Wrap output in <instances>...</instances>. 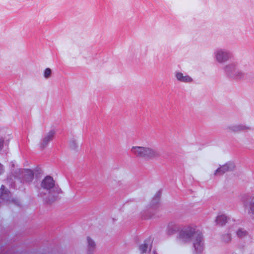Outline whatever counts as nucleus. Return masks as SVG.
Listing matches in <instances>:
<instances>
[{
  "label": "nucleus",
  "mask_w": 254,
  "mask_h": 254,
  "mask_svg": "<svg viewBox=\"0 0 254 254\" xmlns=\"http://www.w3.org/2000/svg\"><path fill=\"white\" fill-rule=\"evenodd\" d=\"M52 75V70L50 68H46L43 72V76L46 79L49 78Z\"/></svg>",
  "instance_id": "nucleus-18"
},
{
  "label": "nucleus",
  "mask_w": 254,
  "mask_h": 254,
  "mask_svg": "<svg viewBox=\"0 0 254 254\" xmlns=\"http://www.w3.org/2000/svg\"><path fill=\"white\" fill-rule=\"evenodd\" d=\"M200 233L196 226H189L181 230L178 236V239L181 243H190Z\"/></svg>",
  "instance_id": "nucleus-2"
},
{
  "label": "nucleus",
  "mask_w": 254,
  "mask_h": 254,
  "mask_svg": "<svg viewBox=\"0 0 254 254\" xmlns=\"http://www.w3.org/2000/svg\"><path fill=\"white\" fill-rule=\"evenodd\" d=\"M227 128L231 132H239L248 129L249 127L243 124H234L228 126Z\"/></svg>",
  "instance_id": "nucleus-12"
},
{
  "label": "nucleus",
  "mask_w": 254,
  "mask_h": 254,
  "mask_svg": "<svg viewBox=\"0 0 254 254\" xmlns=\"http://www.w3.org/2000/svg\"><path fill=\"white\" fill-rule=\"evenodd\" d=\"M55 134V131L51 130L47 132L42 138L40 142V147L42 148L45 147L48 143L52 140Z\"/></svg>",
  "instance_id": "nucleus-10"
},
{
  "label": "nucleus",
  "mask_w": 254,
  "mask_h": 254,
  "mask_svg": "<svg viewBox=\"0 0 254 254\" xmlns=\"http://www.w3.org/2000/svg\"><path fill=\"white\" fill-rule=\"evenodd\" d=\"M195 254L201 253L204 249V244L201 232L196 236L192 241Z\"/></svg>",
  "instance_id": "nucleus-7"
},
{
  "label": "nucleus",
  "mask_w": 254,
  "mask_h": 254,
  "mask_svg": "<svg viewBox=\"0 0 254 254\" xmlns=\"http://www.w3.org/2000/svg\"><path fill=\"white\" fill-rule=\"evenodd\" d=\"M235 164L233 162H229L225 164L220 166L214 172V176H221L227 172L233 170L235 168Z\"/></svg>",
  "instance_id": "nucleus-8"
},
{
  "label": "nucleus",
  "mask_w": 254,
  "mask_h": 254,
  "mask_svg": "<svg viewBox=\"0 0 254 254\" xmlns=\"http://www.w3.org/2000/svg\"><path fill=\"white\" fill-rule=\"evenodd\" d=\"M159 202V199L158 198H155L154 200L152 201V205L154 204H156Z\"/></svg>",
  "instance_id": "nucleus-21"
},
{
  "label": "nucleus",
  "mask_w": 254,
  "mask_h": 254,
  "mask_svg": "<svg viewBox=\"0 0 254 254\" xmlns=\"http://www.w3.org/2000/svg\"><path fill=\"white\" fill-rule=\"evenodd\" d=\"M41 187L42 190H40L39 195L46 201L48 200L47 194L49 195L52 190L58 191L60 190L55 185V181L51 176H47L43 180L41 183Z\"/></svg>",
  "instance_id": "nucleus-3"
},
{
  "label": "nucleus",
  "mask_w": 254,
  "mask_h": 254,
  "mask_svg": "<svg viewBox=\"0 0 254 254\" xmlns=\"http://www.w3.org/2000/svg\"><path fill=\"white\" fill-rule=\"evenodd\" d=\"M236 234L238 237L243 238L248 235V232L243 228H240L237 231Z\"/></svg>",
  "instance_id": "nucleus-17"
},
{
  "label": "nucleus",
  "mask_w": 254,
  "mask_h": 254,
  "mask_svg": "<svg viewBox=\"0 0 254 254\" xmlns=\"http://www.w3.org/2000/svg\"><path fill=\"white\" fill-rule=\"evenodd\" d=\"M154 254H157L155 252H154Z\"/></svg>",
  "instance_id": "nucleus-22"
},
{
  "label": "nucleus",
  "mask_w": 254,
  "mask_h": 254,
  "mask_svg": "<svg viewBox=\"0 0 254 254\" xmlns=\"http://www.w3.org/2000/svg\"><path fill=\"white\" fill-rule=\"evenodd\" d=\"M87 254H92L96 248V244L94 239L90 236L86 238Z\"/></svg>",
  "instance_id": "nucleus-11"
},
{
  "label": "nucleus",
  "mask_w": 254,
  "mask_h": 254,
  "mask_svg": "<svg viewBox=\"0 0 254 254\" xmlns=\"http://www.w3.org/2000/svg\"><path fill=\"white\" fill-rule=\"evenodd\" d=\"M33 173L29 169H19L17 171V178H18L23 183L31 182L33 179Z\"/></svg>",
  "instance_id": "nucleus-6"
},
{
  "label": "nucleus",
  "mask_w": 254,
  "mask_h": 254,
  "mask_svg": "<svg viewBox=\"0 0 254 254\" xmlns=\"http://www.w3.org/2000/svg\"><path fill=\"white\" fill-rule=\"evenodd\" d=\"M151 247V243L150 241H145L144 244L140 245L139 247V250L142 253H144L146 252V251L150 249Z\"/></svg>",
  "instance_id": "nucleus-16"
},
{
  "label": "nucleus",
  "mask_w": 254,
  "mask_h": 254,
  "mask_svg": "<svg viewBox=\"0 0 254 254\" xmlns=\"http://www.w3.org/2000/svg\"><path fill=\"white\" fill-rule=\"evenodd\" d=\"M179 229V225L174 222H170L166 228V233L168 235H172L175 234Z\"/></svg>",
  "instance_id": "nucleus-13"
},
{
  "label": "nucleus",
  "mask_w": 254,
  "mask_h": 254,
  "mask_svg": "<svg viewBox=\"0 0 254 254\" xmlns=\"http://www.w3.org/2000/svg\"><path fill=\"white\" fill-rule=\"evenodd\" d=\"M232 57L231 52L227 49L219 48L214 53V58L219 64H223L229 61Z\"/></svg>",
  "instance_id": "nucleus-5"
},
{
  "label": "nucleus",
  "mask_w": 254,
  "mask_h": 254,
  "mask_svg": "<svg viewBox=\"0 0 254 254\" xmlns=\"http://www.w3.org/2000/svg\"><path fill=\"white\" fill-rule=\"evenodd\" d=\"M223 69L227 75L232 78L241 79L244 76V73L240 69L237 63H229L223 66Z\"/></svg>",
  "instance_id": "nucleus-4"
},
{
  "label": "nucleus",
  "mask_w": 254,
  "mask_h": 254,
  "mask_svg": "<svg viewBox=\"0 0 254 254\" xmlns=\"http://www.w3.org/2000/svg\"><path fill=\"white\" fill-rule=\"evenodd\" d=\"M130 151L135 157L148 160L158 158L160 156L157 149L149 146H132Z\"/></svg>",
  "instance_id": "nucleus-1"
},
{
  "label": "nucleus",
  "mask_w": 254,
  "mask_h": 254,
  "mask_svg": "<svg viewBox=\"0 0 254 254\" xmlns=\"http://www.w3.org/2000/svg\"><path fill=\"white\" fill-rule=\"evenodd\" d=\"M231 241V236L229 234H227L223 236V241L226 243H229Z\"/></svg>",
  "instance_id": "nucleus-19"
},
{
  "label": "nucleus",
  "mask_w": 254,
  "mask_h": 254,
  "mask_svg": "<svg viewBox=\"0 0 254 254\" xmlns=\"http://www.w3.org/2000/svg\"><path fill=\"white\" fill-rule=\"evenodd\" d=\"M70 147L72 149H75L77 147V144L75 140H72L70 142Z\"/></svg>",
  "instance_id": "nucleus-20"
},
{
  "label": "nucleus",
  "mask_w": 254,
  "mask_h": 254,
  "mask_svg": "<svg viewBox=\"0 0 254 254\" xmlns=\"http://www.w3.org/2000/svg\"><path fill=\"white\" fill-rule=\"evenodd\" d=\"M227 220V217L226 215L222 214L218 215L215 220V222L217 224L222 226L224 225Z\"/></svg>",
  "instance_id": "nucleus-15"
},
{
  "label": "nucleus",
  "mask_w": 254,
  "mask_h": 254,
  "mask_svg": "<svg viewBox=\"0 0 254 254\" xmlns=\"http://www.w3.org/2000/svg\"><path fill=\"white\" fill-rule=\"evenodd\" d=\"M243 205L245 209H248L249 212L254 213V202L252 200L247 199L243 201Z\"/></svg>",
  "instance_id": "nucleus-14"
},
{
  "label": "nucleus",
  "mask_w": 254,
  "mask_h": 254,
  "mask_svg": "<svg viewBox=\"0 0 254 254\" xmlns=\"http://www.w3.org/2000/svg\"><path fill=\"white\" fill-rule=\"evenodd\" d=\"M174 75L176 80L180 82L190 83L193 81V79L191 77L180 71H175Z\"/></svg>",
  "instance_id": "nucleus-9"
}]
</instances>
